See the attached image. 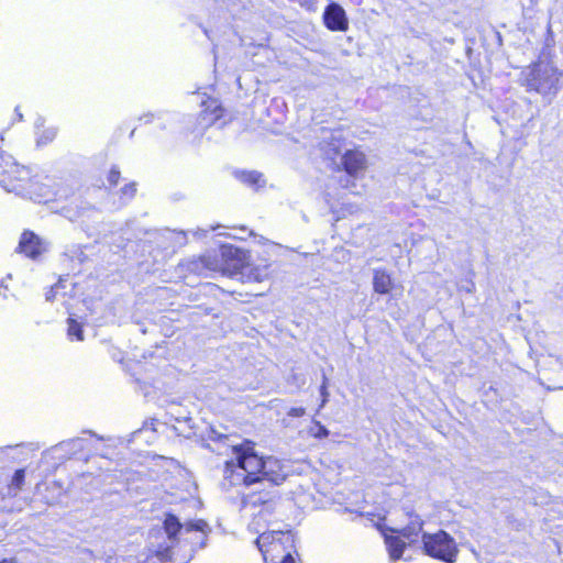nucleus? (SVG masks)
I'll list each match as a JSON object with an SVG mask.
<instances>
[{
  "instance_id": "1",
  "label": "nucleus",
  "mask_w": 563,
  "mask_h": 563,
  "mask_svg": "<svg viewBox=\"0 0 563 563\" xmlns=\"http://www.w3.org/2000/svg\"><path fill=\"white\" fill-rule=\"evenodd\" d=\"M212 528L203 519L181 522L172 512H165L162 527L150 531V550L163 562L189 563L198 550L208 545Z\"/></svg>"
},
{
  "instance_id": "2",
  "label": "nucleus",
  "mask_w": 563,
  "mask_h": 563,
  "mask_svg": "<svg viewBox=\"0 0 563 563\" xmlns=\"http://www.w3.org/2000/svg\"><path fill=\"white\" fill-rule=\"evenodd\" d=\"M234 460L227 461L223 471V485L228 487L268 482L271 486L280 485L287 477L284 464L273 456H260L251 441L228 443Z\"/></svg>"
},
{
  "instance_id": "3",
  "label": "nucleus",
  "mask_w": 563,
  "mask_h": 563,
  "mask_svg": "<svg viewBox=\"0 0 563 563\" xmlns=\"http://www.w3.org/2000/svg\"><path fill=\"white\" fill-rule=\"evenodd\" d=\"M255 544L263 555L265 563H296L291 551L295 539L289 530L268 529L260 533Z\"/></svg>"
},
{
  "instance_id": "4",
  "label": "nucleus",
  "mask_w": 563,
  "mask_h": 563,
  "mask_svg": "<svg viewBox=\"0 0 563 563\" xmlns=\"http://www.w3.org/2000/svg\"><path fill=\"white\" fill-rule=\"evenodd\" d=\"M280 497L277 489H260L244 494L242 497V507L252 511V526L260 527L261 522L272 525L271 518L274 516Z\"/></svg>"
},
{
  "instance_id": "5",
  "label": "nucleus",
  "mask_w": 563,
  "mask_h": 563,
  "mask_svg": "<svg viewBox=\"0 0 563 563\" xmlns=\"http://www.w3.org/2000/svg\"><path fill=\"white\" fill-rule=\"evenodd\" d=\"M561 76L562 73L553 65L549 63H537L529 70L526 77V85L528 90H533L544 96H555L559 90L558 84Z\"/></svg>"
},
{
  "instance_id": "6",
  "label": "nucleus",
  "mask_w": 563,
  "mask_h": 563,
  "mask_svg": "<svg viewBox=\"0 0 563 563\" xmlns=\"http://www.w3.org/2000/svg\"><path fill=\"white\" fill-rule=\"evenodd\" d=\"M422 549L428 556L444 563H454L459 553L455 540L444 530L422 533Z\"/></svg>"
},
{
  "instance_id": "7",
  "label": "nucleus",
  "mask_w": 563,
  "mask_h": 563,
  "mask_svg": "<svg viewBox=\"0 0 563 563\" xmlns=\"http://www.w3.org/2000/svg\"><path fill=\"white\" fill-rule=\"evenodd\" d=\"M27 170L18 165L13 157L0 150V186L9 192L22 195L24 192L23 181L26 180Z\"/></svg>"
},
{
  "instance_id": "8",
  "label": "nucleus",
  "mask_w": 563,
  "mask_h": 563,
  "mask_svg": "<svg viewBox=\"0 0 563 563\" xmlns=\"http://www.w3.org/2000/svg\"><path fill=\"white\" fill-rule=\"evenodd\" d=\"M220 268L219 271L231 274H244L247 268L249 254L245 250L232 244H222L220 246Z\"/></svg>"
},
{
  "instance_id": "9",
  "label": "nucleus",
  "mask_w": 563,
  "mask_h": 563,
  "mask_svg": "<svg viewBox=\"0 0 563 563\" xmlns=\"http://www.w3.org/2000/svg\"><path fill=\"white\" fill-rule=\"evenodd\" d=\"M179 266L183 272L188 274L208 277L211 272H219L220 260L218 255L207 253L198 257L186 258Z\"/></svg>"
},
{
  "instance_id": "10",
  "label": "nucleus",
  "mask_w": 563,
  "mask_h": 563,
  "mask_svg": "<svg viewBox=\"0 0 563 563\" xmlns=\"http://www.w3.org/2000/svg\"><path fill=\"white\" fill-rule=\"evenodd\" d=\"M89 445L90 441L88 439L74 438L53 445L51 451L55 454H59V459L85 457L87 460V456L84 455V452L91 450Z\"/></svg>"
},
{
  "instance_id": "11",
  "label": "nucleus",
  "mask_w": 563,
  "mask_h": 563,
  "mask_svg": "<svg viewBox=\"0 0 563 563\" xmlns=\"http://www.w3.org/2000/svg\"><path fill=\"white\" fill-rule=\"evenodd\" d=\"M16 251L32 260H36L45 251V246L40 236L34 232L24 231L21 235Z\"/></svg>"
},
{
  "instance_id": "12",
  "label": "nucleus",
  "mask_w": 563,
  "mask_h": 563,
  "mask_svg": "<svg viewBox=\"0 0 563 563\" xmlns=\"http://www.w3.org/2000/svg\"><path fill=\"white\" fill-rule=\"evenodd\" d=\"M323 21L325 26L331 31H344L347 29L345 11L338 3H331L325 8Z\"/></svg>"
},
{
  "instance_id": "13",
  "label": "nucleus",
  "mask_w": 563,
  "mask_h": 563,
  "mask_svg": "<svg viewBox=\"0 0 563 563\" xmlns=\"http://www.w3.org/2000/svg\"><path fill=\"white\" fill-rule=\"evenodd\" d=\"M208 440H210L213 444H207V449L219 454L227 455L229 451H231V446L228 443H236L234 435L224 434L213 427H210L207 433Z\"/></svg>"
},
{
  "instance_id": "14",
  "label": "nucleus",
  "mask_w": 563,
  "mask_h": 563,
  "mask_svg": "<svg viewBox=\"0 0 563 563\" xmlns=\"http://www.w3.org/2000/svg\"><path fill=\"white\" fill-rule=\"evenodd\" d=\"M341 165L350 176L355 175L365 168V156L360 151L349 150L343 154Z\"/></svg>"
},
{
  "instance_id": "15",
  "label": "nucleus",
  "mask_w": 563,
  "mask_h": 563,
  "mask_svg": "<svg viewBox=\"0 0 563 563\" xmlns=\"http://www.w3.org/2000/svg\"><path fill=\"white\" fill-rule=\"evenodd\" d=\"M66 217L70 221H81V223L87 222L88 220L95 219L98 216V210L89 205L88 202L80 201L75 206V208L65 209Z\"/></svg>"
},
{
  "instance_id": "16",
  "label": "nucleus",
  "mask_w": 563,
  "mask_h": 563,
  "mask_svg": "<svg viewBox=\"0 0 563 563\" xmlns=\"http://www.w3.org/2000/svg\"><path fill=\"white\" fill-rule=\"evenodd\" d=\"M423 528V520L417 514L409 515V522L406 527L400 529L399 534L407 539L409 543H413L417 541L418 536L421 533Z\"/></svg>"
},
{
  "instance_id": "17",
  "label": "nucleus",
  "mask_w": 563,
  "mask_h": 563,
  "mask_svg": "<svg viewBox=\"0 0 563 563\" xmlns=\"http://www.w3.org/2000/svg\"><path fill=\"white\" fill-rule=\"evenodd\" d=\"M391 276L385 269H374L373 288L379 295H387L393 289Z\"/></svg>"
},
{
  "instance_id": "18",
  "label": "nucleus",
  "mask_w": 563,
  "mask_h": 563,
  "mask_svg": "<svg viewBox=\"0 0 563 563\" xmlns=\"http://www.w3.org/2000/svg\"><path fill=\"white\" fill-rule=\"evenodd\" d=\"M386 544L390 560H399L406 549V543L398 538H387Z\"/></svg>"
},
{
  "instance_id": "19",
  "label": "nucleus",
  "mask_w": 563,
  "mask_h": 563,
  "mask_svg": "<svg viewBox=\"0 0 563 563\" xmlns=\"http://www.w3.org/2000/svg\"><path fill=\"white\" fill-rule=\"evenodd\" d=\"M236 178H239L242 183L255 187L260 186V181L262 179V174L258 172H236Z\"/></svg>"
},
{
  "instance_id": "20",
  "label": "nucleus",
  "mask_w": 563,
  "mask_h": 563,
  "mask_svg": "<svg viewBox=\"0 0 563 563\" xmlns=\"http://www.w3.org/2000/svg\"><path fill=\"white\" fill-rule=\"evenodd\" d=\"M68 336L73 340L82 341L84 340V331L82 327L75 319H68Z\"/></svg>"
},
{
  "instance_id": "21",
  "label": "nucleus",
  "mask_w": 563,
  "mask_h": 563,
  "mask_svg": "<svg viewBox=\"0 0 563 563\" xmlns=\"http://www.w3.org/2000/svg\"><path fill=\"white\" fill-rule=\"evenodd\" d=\"M247 271L249 275L254 278L256 282H262L265 278H267L269 272H268V265H265L263 267H250L247 264V268L244 269V272Z\"/></svg>"
},
{
  "instance_id": "22",
  "label": "nucleus",
  "mask_w": 563,
  "mask_h": 563,
  "mask_svg": "<svg viewBox=\"0 0 563 563\" xmlns=\"http://www.w3.org/2000/svg\"><path fill=\"white\" fill-rule=\"evenodd\" d=\"M25 479V470L19 468L14 472L12 479H11V486L15 488L16 490H20L24 484Z\"/></svg>"
},
{
  "instance_id": "23",
  "label": "nucleus",
  "mask_w": 563,
  "mask_h": 563,
  "mask_svg": "<svg viewBox=\"0 0 563 563\" xmlns=\"http://www.w3.org/2000/svg\"><path fill=\"white\" fill-rule=\"evenodd\" d=\"M121 198H124L125 200H131L135 194H136V183L132 181L130 184H126L124 187L121 188Z\"/></svg>"
},
{
  "instance_id": "24",
  "label": "nucleus",
  "mask_w": 563,
  "mask_h": 563,
  "mask_svg": "<svg viewBox=\"0 0 563 563\" xmlns=\"http://www.w3.org/2000/svg\"><path fill=\"white\" fill-rule=\"evenodd\" d=\"M320 395H321V405L320 407H323L328 400H329V391H328V377L325 373H322V383L320 386Z\"/></svg>"
},
{
  "instance_id": "25",
  "label": "nucleus",
  "mask_w": 563,
  "mask_h": 563,
  "mask_svg": "<svg viewBox=\"0 0 563 563\" xmlns=\"http://www.w3.org/2000/svg\"><path fill=\"white\" fill-rule=\"evenodd\" d=\"M120 170L113 166L110 172H109V175H108V181L111 186H117L118 183H119V179H120Z\"/></svg>"
},
{
  "instance_id": "26",
  "label": "nucleus",
  "mask_w": 563,
  "mask_h": 563,
  "mask_svg": "<svg viewBox=\"0 0 563 563\" xmlns=\"http://www.w3.org/2000/svg\"><path fill=\"white\" fill-rule=\"evenodd\" d=\"M56 135V131L54 129L47 130L44 134L37 140V144H47L51 142Z\"/></svg>"
},
{
  "instance_id": "27",
  "label": "nucleus",
  "mask_w": 563,
  "mask_h": 563,
  "mask_svg": "<svg viewBox=\"0 0 563 563\" xmlns=\"http://www.w3.org/2000/svg\"><path fill=\"white\" fill-rule=\"evenodd\" d=\"M306 413V409L303 407H292L288 410L287 416L292 418L302 417Z\"/></svg>"
},
{
  "instance_id": "28",
  "label": "nucleus",
  "mask_w": 563,
  "mask_h": 563,
  "mask_svg": "<svg viewBox=\"0 0 563 563\" xmlns=\"http://www.w3.org/2000/svg\"><path fill=\"white\" fill-rule=\"evenodd\" d=\"M59 285H60V282L58 284H56L55 286L51 287V289L45 294V298L47 301H53V299L56 296V290L59 287Z\"/></svg>"
},
{
  "instance_id": "29",
  "label": "nucleus",
  "mask_w": 563,
  "mask_h": 563,
  "mask_svg": "<svg viewBox=\"0 0 563 563\" xmlns=\"http://www.w3.org/2000/svg\"><path fill=\"white\" fill-rule=\"evenodd\" d=\"M77 258L78 262L82 263L85 260H86V255L84 254V252L80 250V249H77L75 251V255L71 256V258Z\"/></svg>"
},
{
  "instance_id": "30",
  "label": "nucleus",
  "mask_w": 563,
  "mask_h": 563,
  "mask_svg": "<svg viewBox=\"0 0 563 563\" xmlns=\"http://www.w3.org/2000/svg\"><path fill=\"white\" fill-rule=\"evenodd\" d=\"M153 118H154L153 113H146L143 117H140L139 120L140 121L144 120L145 123H150L153 120Z\"/></svg>"
},
{
  "instance_id": "31",
  "label": "nucleus",
  "mask_w": 563,
  "mask_h": 563,
  "mask_svg": "<svg viewBox=\"0 0 563 563\" xmlns=\"http://www.w3.org/2000/svg\"><path fill=\"white\" fill-rule=\"evenodd\" d=\"M328 434H329V431L327 430V428L320 424L319 426V434H318V437L319 438H324Z\"/></svg>"
},
{
  "instance_id": "32",
  "label": "nucleus",
  "mask_w": 563,
  "mask_h": 563,
  "mask_svg": "<svg viewBox=\"0 0 563 563\" xmlns=\"http://www.w3.org/2000/svg\"><path fill=\"white\" fill-rule=\"evenodd\" d=\"M0 563H14L13 559H3L0 561Z\"/></svg>"
},
{
  "instance_id": "33",
  "label": "nucleus",
  "mask_w": 563,
  "mask_h": 563,
  "mask_svg": "<svg viewBox=\"0 0 563 563\" xmlns=\"http://www.w3.org/2000/svg\"><path fill=\"white\" fill-rule=\"evenodd\" d=\"M85 433H89L91 437H97L92 431H85Z\"/></svg>"
},
{
  "instance_id": "34",
  "label": "nucleus",
  "mask_w": 563,
  "mask_h": 563,
  "mask_svg": "<svg viewBox=\"0 0 563 563\" xmlns=\"http://www.w3.org/2000/svg\"><path fill=\"white\" fill-rule=\"evenodd\" d=\"M134 132H135V129L131 131V133H130V137H133Z\"/></svg>"
},
{
  "instance_id": "35",
  "label": "nucleus",
  "mask_w": 563,
  "mask_h": 563,
  "mask_svg": "<svg viewBox=\"0 0 563 563\" xmlns=\"http://www.w3.org/2000/svg\"><path fill=\"white\" fill-rule=\"evenodd\" d=\"M472 288H474V284H472V287H467V291H472Z\"/></svg>"
},
{
  "instance_id": "36",
  "label": "nucleus",
  "mask_w": 563,
  "mask_h": 563,
  "mask_svg": "<svg viewBox=\"0 0 563 563\" xmlns=\"http://www.w3.org/2000/svg\"><path fill=\"white\" fill-rule=\"evenodd\" d=\"M141 431H142V430H136V431L133 433V435H136V434L141 433Z\"/></svg>"
}]
</instances>
